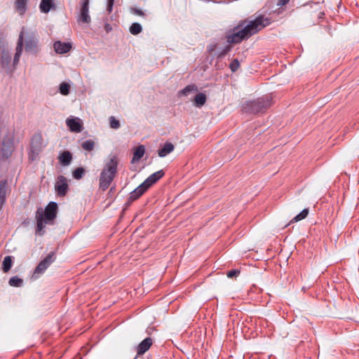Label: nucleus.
<instances>
[{
  "label": "nucleus",
  "mask_w": 359,
  "mask_h": 359,
  "mask_svg": "<svg viewBox=\"0 0 359 359\" xmlns=\"http://www.w3.org/2000/svg\"><path fill=\"white\" fill-rule=\"evenodd\" d=\"M118 163L117 154H111L105 159L99 176V188L102 191H106L115 179L118 173Z\"/></svg>",
  "instance_id": "obj_1"
},
{
  "label": "nucleus",
  "mask_w": 359,
  "mask_h": 359,
  "mask_svg": "<svg viewBox=\"0 0 359 359\" xmlns=\"http://www.w3.org/2000/svg\"><path fill=\"white\" fill-rule=\"evenodd\" d=\"M57 204L55 202H50L45 210L39 208L36 212V233L42 236L44 233V224H53L57 216Z\"/></svg>",
  "instance_id": "obj_2"
},
{
  "label": "nucleus",
  "mask_w": 359,
  "mask_h": 359,
  "mask_svg": "<svg viewBox=\"0 0 359 359\" xmlns=\"http://www.w3.org/2000/svg\"><path fill=\"white\" fill-rule=\"evenodd\" d=\"M273 104V98L266 95L255 100L244 102L241 105L243 112L250 114L264 113Z\"/></svg>",
  "instance_id": "obj_3"
},
{
  "label": "nucleus",
  "mask_w": 359,
  "mask_h": 359,
  "mask_svg": "<svg viewBox=\"0 0 359 359\" xmlns=\"http://www.w3.org/2000/svg\"><path fill=\"white\" fill-rule=\"evenodd\" d=\"M270 24L271 20L269 18L260 15L242 27L243 29V34H245L248 38H250Z\"/></svg>",
  "instance_id": "obj_4"
},
{
  "label": "nucleus",
  "mask_w": 359,
  "mask_h": 359,
  "mask_svg": "<svg viewBox=\"0 0 359 359\" xmlns=\"http://www.w3.org/2000/svg\"><path fill=\"white\" fill-rule=\"evenodd\" d=\"M246 23V20H241L233 28L230 29L226 33V41L229 44L240 43L243 40L248 39L245 34H243V27Z\"/></svg>",
  "instance_id": "obj_5"
},
{
  "label": "nucleus",
  "mask_w": 359,
  "mask_h": 359,
  "mask_svg": "<svg viewBox=\"0 0 359 359\" xmlns=\"http://www.w3.org/2000/svg\"><path fill=\"white\" fill-rule=\"evenodd\" d=\"M56 255L55 252H50L45 258H43L36 266L33 277L39 278V275L43 273L50 265L55 262Z\"/></svg>",
  "instance_id": "obj_6"
},
{
  "label": "nucleus",
  "mask_w": 359,
  "mask_h": 359,
  "mask_svg": "<svg viewBox=\"0 0 359 359\" xmlns=\"http://www.w3.org/2000/svg\"><path fill=\"white\" fill-rule=\"evenodd\" d=\"M43 148V138L41 134H34L31 140L30 149L31 153L29 154V158L32 161L34 160V155H38Z\"/></svg>",
  "instance_id": "obj_7"
},
{
  "label": "nucleus",
  "mask_w": 359,
  "mask_h": 359,
  "mask_svg": "<svg viewBox=\"0 0 359 359\" xmlns=\"http://www.w3.org/2000/svg\"><path fill=\"white\" fill-rule=\"evenodd\" d=\"M0 65L6 73L11 74L15 69L11 66V56L8 50L3 49L1 53Z\"/></svg>",
  "instance_id": "obj_8"
},
{
  "label": "nucleus",
  "mask_w": 359,
  "mask_h": 359,
  "mask_svg": "<svg viewBox=\"0 0 359 359\" xmlns=\"http://www.w3.org/2000/svg\"><path fill=\"white\" fill-rule=\"evenodd\" d=\"M55 189L57 194L59 196L62 197L66 196L69 189V186L67 183V180L65 176L60 175L57 177V182L55 185Z\"/></svg>",
  "instance_id": "obj_9"
},
{
  "label": "nucleus",
  "mask_w": 359,
  "mask_h": 359,
  "mask_svg": "<svg viewBox=\"0 0 359 359\" xmlns=\"http://www.w3.org/2000/svg\"><path fill=\"white\" fill-rule=\"evenodd\" d=\"M25 51L36 55L40 51L39 39L36 36H30L25 41Z\"/></svg>",
  "instance_id": "obj_10"
},
{
  "label": "nucleus",
  "mask_w": 359,
  "mask_h": 359,
  "mask_svg": "<svg viewBox=\"0 0 359 359\" xmlns=\"http://www.w3.org/2000/svg\"><path fill=\"white\" fill-rule=\"evenodd\" d=\"M148 189V187L142 182L136 189H135L133 191L130 193V196L128 198L127 205H130L132 202L137 200Z\"/></svg>",
  "instance_id": "obj_11"
},
{
  "label": "nucleus",
  "mask_w": 359,
  "mask_h": 359,
  "mask_svg": "<svg viewBox=\"0 0 359 359\" xmlns=\"http://www.w3.org/2000/svg\"><path fill=\"white\" fill-rule=\"evenodd\" d=\"M81 13L78 20L83 23H89L90 17L89 15V0H81Z\"/></svg>",
  "instance_id": "obj_12"
},
{
  "label": "nucleus",
  "mask_w": 359,
  "mask_h": 359,
  "mask_svg": "<svg viewBox=\"0 0 359 359\" xmlns=\"http://www.w3.org/2000/svg\"><path fill=\"white\" fill-rule=\"evenodd\" d=\"M153 344V339L151 337H147L142 340L136 347L135 351L137 355L144 354Z\"/></svg>",
  "instance_id": "obj_13"
},
{
  "label": "nucleus",
  "mask_w": 359,
  "mask_h": 359,
  "mask_svg": "<svg viewBox=\"0 0 359 359\" xmlns=\"http://www.w3.org/2000/svg\"><path fill=\"white\" fill-rule=\"evenodd\" d=\"M23 49V33L20 32L19 35V39L17 43V46L15 48V53L14 55L13 66V69H15L16 65L18 64L20 57L21 56L22 52Z\"/></svg>",
  "instance_id": "obj_14"
},
{
  "label": "nucleus",
  "mask_w": 359,
  "mask_h": 359,
  "mask_svg": "<svg viewBox=\"0 0 359 359\" xmlns=\"http://www.w3.org/2000/svg\"><path fill=\"white\" fill-rule=\"evenodd\" d=\"M165 175V172L160 170L151 175H150L143 183L149 189L153 184L156 183L160 179Z\"/></svg>",
  "instance_id": "obj_15"
},
{
  "label": "nucleus",
  "mask_w": 359,
  "mask_h": 359,
  "mask_svg": "<svg viewBox=\"0 0 359 359\" xmlns=\"http://www.w3.org/2000/svg\"><path fill=\"white\" fill-rule=\"evenodd\" d=\"M55 51L58 54H65L68 53L72 48V43L69 42H62L57 41L53 44Z\"/></svg>",
  "instance_id": "obj_16"
},
{
  "label": "nucleus",
  "mask_w": 359,
  "mask_h": 359,
  "mask_svg": "<svg viewBox=\"0 0 359 359\" xmlns=\"http://www.w3.org/2000/svg\"><path fill=\"white\" fill-rule=\"evenodd\" d=\"M66 123L72 132L80 133L82 130V124L78 118H67Z\"/></svg>",
  "instance_id": "obj_17"
},
{
  "label": "nucleus",
  "mask_w": 359,
  "mask_h": 359,
  "mask_svg": "<svg viewBox=\"0 0 359 359\" xmlns=\"http://www.w3.org/2000/svg\"><path fill=\"white\" fill-rule=\"evenodd\" d=\"M13 151V144L12 142L4 141L2 144V147L1 149V154L3 158H8Z\"/></svg>",
  "instance_id": "obj_18"
},
{
  "label": "nucleus",
  "mask_w": 359,
  "mask_h": 359,
  "mask_svg": "<svg viewBox=\"0 0 359 359\" xmlns=\"http://www.w3.org/2000/svg\"><path fill=\"white\" fill-rule=\"evenodd\" d=\"M175 146L172 143L170 142H166L163 145L162 148L158 150V156L163 158L166 156L168 154H170L174 151Z\"/></svg>",
  "instance_id": "obj_19"
},
{
  "label": "nucleus",
  "mask_w": 359,
  "mask_h": 359,
  "mask_svg": "<svg viewBox=\"0 0 359 359\" xmlns=\"http://www.w3.org/2000/svg\"><path fill=\"white\" fill-rule=\"evenodd\" d=\"M28 0H15V8L20 15H23L27 10Z\"/></svg>",
  "instance_id": "obj_20"
},
{
  "label": "nucleus",
  "mask_w": 359,
  "mask_h": 359,
  "mask_svg": "<svg viewBox=\"0 0 359 359\" xmlns=\"http://www.w3.org/2000/svg\"><path fill=\"white\" fill-rule=\"evenodd\" d=\"M58 159L62 165H68L72 162V154L69 151H64L60 154Z\"/></svg>",
  "instance_id": "obj_21"
},
{
  "label": "nucleus",
  "mask_w": 359,
  "mask_h": 359,
  "mask_svg": "<svg viewBox=\"0 0 359 359\" xmlns=\"http://www.w3.org/2000/svg\"><path fill=\"white\" fill-rule=\"evenodd\" d=\"M54 0H41L39 4L41 12L48 13L55 6Z\"/></svg>",
  "instance_id": "obj_22"
},
{
  "label": "nucleus",
  "mask_w": 359,
  "mask_h": 359,
  "mask_svg": "<svg viewBox=\"0 0 359 359\" xmlns=\"http://www.w3.org/2000/svg\"><path fill=\"white\" fill-rule=\"evenodd\" d=\"M207 100V96L203 93H199L196 94L194 100V104L195 107L201 108L203 107Z\"/></svg>",
  "instance_id": "obj_23"
},
{
  "label": "nucleus",
  "mask_w": 359,
  "mask_h": 359,
  "mask_svg": "<svg viewBox=\"0 0 359 359\" xmlns=\"http://www.w3.org/2000/svg\"><path fill=\"white\" fill-rule=\"evenodd\" d=\"M145 153V147L144 145H140L135 148L133 153L132 162L139 161L144 156Z\"/></svg>",
  "instance_id": "obj_24"
},
{
  "label": "nucleus",
  "mask_w": 359,
  "mask_h": 359,
  "mask_svg": "<svg viewBox=\"0 0 359 359\" xmlns=\"http://www.w3.org/2000/svg\"><path fill=\"white\" fill-rule=\"evenodd\" d=\"M7 181L2 180L0 182V210L6 201Z\"/></svg>",
  "instance_id": "obj_25"
},
{
  "label": "nucleus",
  "mask_w": 359,
  "mask_h": 359,
  "mask_svg": "<svg viewBox=\"0 0 359 359\" xmlns=\"http://www.w3.org/2000/svg\"><path fill=\"white\" fill-rule=\"evenodd\" d=\"M309 214V208H304L302 211H301L297 215H296L289 224H286L285 227L287 226L290 223L297 222L305 219Z\"/></svg>",
  "instance_id": "obj_26"
},
{
  "label": "nucleus",
  "mask_w": 359,
  "mask_h": 359,
  "mask_svg": "<svg viewBox=\"0 0 359 359\" xmlns=\"http://www.w3.org/2000/svg\"><path fill=\"white\" fill-rule=\"evenodd\" d=\"M13 264V259L11 256H6L4 257L2 262V270L6 273L10 271Z\"/></svg>",
  "instance_id": "obj_27"
},
{
  "label": "nucleus",
  "mask_w": 359,
  "mask_h": 359,
  "mask_svg": "<svg viewBox=\"0 0 359 359\" xmlns=\"http://www.w3.org/2000/svg\"><path fill=\"white\" fill-rule=\"evenodd\" d=\"M130 32L133 35H137L142 31V25L138 22H133L129 28Z\"/></svg>",
  "instance_id": "obj_28"
},
{
  "label": "nucleus",
  "mask_w": 359,
  "mask_h": 359,
  "mask_svg": "<svg viewBox=\"0 0 359 359\" xmlns=\"http://www.w3.org/2000/svg\"><path fill=\"white\" fill-rule=\"evenodd\" d=\"M85 173H86L85 169L82 167H79V168H76L72 172V175L75 180H79L84 177Z\"/></svg>",
  "instance_id": "obj_29"
},
{
  "label": "nucleus",
  "mask_w": 359,
  "mask_h": 359,
  "mask_svg": "<svg viewBox=\"0 0 359 359\" xmlns=\"http://www.w3.org/2000/svg\"><path fill=\"white\" fill-rule=\"evenodd\" d=\"M22 279L18 276H13L8 281L9 285L12 287H20L22 285Z\"/></svg>",
  "instance_id": "obj_30"
},
{
  "label": "nucleus",
  "mask_w": 359,
  "mask_h": 359,
  "mask_svg": "<svg viewBox=\"0 0 359 359\" xmlns=\"http://www.w3.org/2000/svg\"><path fill=\"white\" fill-rule=\"evenodd\" d=\"M95 143L92 140H87L83 142L81 147L83 149L90 151L94 149Z\"/></svg>",
  "instance_id": "obj_31"
},
{
  "label": "nucleus",
  "mask_w": 359,
  "mask_h": 359,
  "mask_svg": "<svg viewBox=\"0 0 359 359\" xmlns=\"http://www.w3.org/2000/svg\"><path fill=\"white\" fill-rule=\"evenodd\" d=\"M70 91V85L63 82L60 86V93L63 95H67Z\"/></svg>",
  "instance_id": "obj_32"
},
{
  "label": "nucleus",
  "mask_w": 359,
  "mask_h": 359,
  "mask_svg": "<svg viewBox=\"0 0 359 359\" xmlns=\"http://www.w3.org/2000/svg\"><path fill=\"white\" fill-rule=\"evenodd\" d=\"M197 90V88H196V86L195 85H188L187 86L184 88H183L182 90H181L179 93L180 95H184V96H187L188 95V94L192 91V90Z\"/></svg>",
  "instance_id": "obj_33"
},
{
  "label": "nucleus",
  "mask_w": 359,
  "mask_h": 359,
  "mask_svg": "<svg viewBox=\"0 0 359 359\" xmlns=\"http://www.w3.org/2000/svg\"><path fill=\"white\" fill-rule=\"evenodd\" d=\"M240 67V62L237 58H234L229 64V68L232 72H236Z\"/></svg>",
  "instance_id": "obj_34"
},
{
  "label": "nucleus",
  "mask_w": 359,
  "mask_h": 359,
  "mask_svg": "<svg viewBox=\"0 0 359 359\" xmlns=\"http://www.w3.org/2000/svg\"><path fill=\"white\" fill-rule=\"evenodd\" d=\"M109 124L111 128L118 129L120 128L119 121L116 120L114 116L109 117Z\"/></svg>",
  "instance_id": "obj_35"
},
{
  "label": "nucleus",
  "mask_w": 359,
  "mask_h": 359,
  "mask_svg": "<svg viewBox=\"0 0 359 359\" xmlns=\"http://www.w3.org/2000/svg\"><path fill=\"white\" fill-rule=\"evenodd\" d=\"M231 50V46L230 44L226 45L222 50L219 53L218 57H223L226 54H228Z\"/></svg>",
  "instance_id": "obj_36"
},
{
  "label": "nucleus",
  "mask_w": 359,
  "mask_h": 359,
  "mask_svg": "<svg viewBox=\"0 0 359 359\" xmlns=\"http://www.w3.org/2000/svg\"><path fill=\"white\" fill-rule=\"evenodd\" d=\"M240 273H241V271L238 269H232V270L229 271L226 273V276L228 278H231L238 276L240 274Z\"/></svg>",
  "instance_id": "obj_37"
},
{
  "label": "nucleus",
  "mask_w": 359,
  "mask_h": 359,
  "mask_svg": "<svg viewBox=\"0 0 359 359\" xmlns=\"http://www.w3.org/2000/svg\"><path fill=\"white\" fill-rule=\"evenodd\" d=\"M130 13L133 14L140 15V16L144 15V13L140 8L132 7V8H130Z\"/></svg>",
  "instance_id": "obj_38"
},
{
  "label": "nucleus",
  "mask_w": 359,
  "mask_h": 359,
  "mask_svg": "<svg viewBox=\"0 0 359 359\" xmlns=\"http://www.w3.org/2000/svg\"><path fill=\"white\" fill-rule=\"evenodd\" d=\"M114 4V0H107V10L109 13H111L112 11Z\"/></svg>",
  "instance_id": "obj_39"
},
{
  "label": "nucleus",
  "mask_w": 359,
  "mask_h": 359,
  "mask_svg": "<svg viewBox=\"0 0 359 359\" xmlns=\"http://www.w3.org/2000/svg\"><path fill=\"white\" fill-rule=\"evenodd\" d=\"M290 0H278L277 5L279 6H285Z\"/></svg>",
  "instance_id": "obj_40"
},
{
  "label": "nucleus",
  "mask_w": 359,
  "mask_h": 359,
  "mask_svg": "<svg viewBox=\"0 0 359 359\" xmlns=\"http://www.w3.org/2000/svg\"><path fill=\"white\" fill-rule=\"evenodd\" d=\"M216 46H217V44H216V43L210 45V46H209V48H208V51H209L210 53H211V52L214 51V50H215V49L216 48Z\"/></svg>",
  "instance_id": "obj_41"
},
{
  "label": "nucleus",
  "mask_w": 359,
  "mask_h": 359,
  "mask_svg": "<svg viewBox=\"0 0 359 359\" xmlns=\"http://www.w3.org/2000/svg\"><path fill=\"white\" fill-rule=\"evenodd\" d=\"M104 29L107 31V32H109L111 30V27L109 24H106L104 26Z\"/></svg>",
  "instance_id": "obj_42"
}]
</instances>
